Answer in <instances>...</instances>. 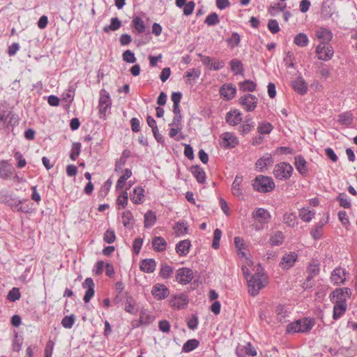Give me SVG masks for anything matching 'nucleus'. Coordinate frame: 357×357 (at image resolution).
Returning <instances> with one entry per match:
<instances>
[{"mask_svg":"<svg viewBox=\"0 0 357 357\" xmlns=\"http://www.w3.org/2000/svg\"><path fill=\"white\" fill-rule=\"evenodd\" d=\"M314 324L313 319L305 317L289 324L287 326V332L289 333H307L312 328Z\"/></svg>","mask_w":357,"mask_h":357,"instance_id":"obj_1","label":"nucleus"},{"mask_svg":"<svg viewBox=\"0 0 357 357\" xmlns=\"http://www.w3.org/2000/svg\"><path fill=\"white\" fill-rule=\"evenodd\" d=\"M252 186L258 192H268L275 188V183L272 178L259 175L253 180Z\"/></svg>","mask_w":357,"mask_h":357,"instance_id":"obj_2","label":"nucleus"},{"mask_svg":"<svg viewBox=\"0 0 357 357\" xmlns=\"http://www.w3.org/2000/svg\"><path fill=\"white\" fill-rule=\"evenodd\" d=\"M266 278L263 275L255 274L250 280H248L249 294L252 296H257L259 291L266 286Z\"/></svg>","mask_w":357,"mask_h":357,"instance_id":"obj_3","label":"nucleus"},{"mask_svg":"<svg viewBox=\"0 0 357 357\" xmlns=\"http://www.w3.org/2000/svg\"><path fill=\"white\" fill-rule=\"evenodd\" d=\"M293 171V167L290 164L281 162L275 165L273 175L277 179L286 181L291 176Z\"/></svg>","mask_w":357,"mask_h":357,"instance_id":"obj_4","label":"nucleus"},{"mask_svg":"<svg viewBox=\"0 0 357 357\" xmlns=\"http://www.w3.org/2000/svg\"><path fill=\"white\" fill-rule=\"evenodd\" d=\"M350 293L351 290L349 288L337 289L330 294V300L334 304L347 303V298Z\"/></svg>","mask_w":357,"mask_h":357,"instance_id":"obj_5","label":"nucleus"},{"mask_svg":"<svg viewBox=\"0 0 357 357\" xmlns=\"http://www.w3.org/2000/svg\"><path fill=\"white\" fill-rule=\"evenodd\" d=\"M188 297L185 294L173 295L169 301V305L176 310L185 308L188 304Z\"/></svg>","mask_w":357,"mask_h":357,"instance_id":"obj_6","label":"nucleus"},{"mask_svg":"<svg viewBox=\"0 0 357 357\" xmlns=\"http://www.w3.org/2000/svg\"><path fill=\"white\" fill-rule=\"evenodd\" d=\"M100 96L98 108L101 116L102 115L105 116L107 110L111 107L112 100L109 93L105 89L100 91Z\"/></svg>","mask_w":357,"mask_h":357,"instance_id":"obj_7","label":"nucleus"},{"mask_svg":"<svg viewBox=\"0 0 357 357\" xmlns=\"http://www.w3.org/2000/svg\"><path fill=\"white\" fill-rule=\"evenodd\" d=\"M175 278L180 284H189L193 279V271L189 268H181L177 270Z\"/></svg>","mask_w":357,"mask_h":357,"instance_id":"obj_8","label":"nucleus"},{"mask_svg":"<svg viewBox=\"0 0 357 357\" xmlns=\"http://www.w3.org/2000/svg\"><path fill=\"white\" fill-rule=\"evenodd\" d=\"M318 59L322 61L330 60L334 54L333 47L329 45L319 44L316 48Z\"/></svg>","mask_w":357,"mask_h":357,"instance_id":"obj_9","label":"nucleus"},{"mask_svg":"<svg viewBox=\"0 0 357 357\" xmlns=\"http://www.w3.org/2000/svg\"><path fill=\"white\" fill-rule=\"evenodd\" d=\"M239 103L248 112L253 111L257 105V98L255 96L248 93L239 98Z\"/></svg>","mask_w":357,"mask_h":357,"instance_id":"obj_10","label":"nucleus"},{"mask_svg":"<svg viewBox=\"0 0 357 357\" xmlns=\"http://www.w3.org/2000/svg\"><path fill=\"white\" fill-rule=\"evenodd\" d=\"M153 296L158 301L164 300L169 294V289L163 284H155L151 289Z\"/></svg>","mask_w":357,"mask_h":357,"instance_id":"obj_11","label":"nucleus"},{"mask_svg":"<svg viewBox=\"0 0 357 357\" xmlns=\"http://www.w3.org/2000/svg\"><path fill=\"white\" fill-rule=\"evenodd\" d=\"M220 146L223 148H234L238 144V140L234 134L225 132L220 136Z\"/></svg>","mask_w":357,"mask_h":357,"instance_id":"obj_12","label":"nucleus"},{"mask_svg":"<svg viewBox=\"0 0 357 357\" xmlns=\"http://www.w3.org/2000/svg\"><path fill=\"white\" fill-rule=\"evenodd\" d=\"M297 259L298 255L295 252L285 253L282 256L279 265L282 269H289L294 266Z\"/></svg>","mask_w":357,"mask_h":357,"instance_id":"obj_13","label":"nucleus"},{"mask_svg":"<svg viewBox=\"0 0 357 357\" xmlns=\"http://www.w3.org/2000/svg\"><path fill=\"white\" fill-rule=\"evenodd\" d=\"M346 274L347 271L345 269L337 267L332 271L330 279L334 284L340 285L345 282Z\"/></svg>","mask_w":357,"mask_h":357,"instance_id":"obj_14","label":"nucleus"},{"mask_svg":"<svg viewBox=\"0 0 357 357\" xmlns=\"http://www.w3.org/2000/svg\"><path fill=\"white\" fill-rule=\"evenodd\" d=\"M316 37L321 41L320 44L328 45L332 40L333 34L331 30L326 27H321L315 31Z\"/></svg>","mask_w":357,"mask_h":357,"instance_id":"obj_15","label":"nucleus"},{"mask_svg":"<svg viewBox=\"0 0 357 357\" xmlns=\"http://www.w3.org/2000/svg\"><path fill=\"white\" fill-rule=\"evenodd\" d=\"M83 288L87 289L84 296V301L87 303L95 294V284L91 278H87L82 284Z\"/></svg>","mask_w":357,"mask_h":357,"instance_id":"obj_16","label":"nucleus"},{"mask_svg":"<svg viewBox=\"0 0 357 357\" xmlns=\"http://www.w3.org/2000/svg\"><path fill=\"white\" fill-rule=\"evenodd\" d=\"M242 115L238 109L231 110L226 114V122L230 126H236L241 122Z\"/></svg>","mask_w":357,"mask_h":357,"instance_id":"obj_17","label":"nucleus"},{"mask_svg":"<svg viewBox=\"0 0 357 357\" xmlns=\"http://www.w3.org/2000/svg\"><path fill=\"white\" fill-rule=\"evenodd\" d=\"M236 92V89L231 84H224L220 89V94L225 99L229 100H231Z\"/></svg>","mask_w":357,"mask_h":357,"instance_id":"obj_18","label":"nucleus"},{"mask_svg":"<svg viewBox=\"0 0 357 357\" xmlns=\"http://www.w3.org/2000/svg\"><path fill=\"white\" fill-rule=\"evenodd\" d=\"M253 218L261 223H267L271 218L270 213L264 208H257L253 213Z\"/></svg>","mask_w":357,"mask_h":357,"instance_id":"obj_19","label":"nucleus"},{"mask_svg":"<svg viewBox=\"0 0 357 357\" xmlns=\"http://www.w3.org/2000/svg\"><path fill=\"white\" fill-rule=\"evenodd\" d=\"M273 163V158L271 154L266 153L257 160L255 165L259 172H263L268 165Z\"/></svg>","mask_w":357,"mask_h":357,"instance_id":"obj_20","label":"nucleus"},{"mask_svg":"<svg viewBox=\"0 0 357 357\" xmlns=\"http://www.w3.org/2000/svg\"><path fill=\"white\" fill-rule=\"evenodd\" d=\"M293 89L301 95H304L307 91V85L303 77H298L292 82Z\"/></svg>","mask_w":357,"mask_h":357,"instance_id":"obj_21","label":"nucleus"},{"mask_svg":"<svg viewBox=\"0 0 357 357\" xmlns=\"http://www.w3.org/2000/svg\"><path fill=\"white\" fill-rule=\"evenodd\" d=\"M320 271V264L318 260H312L307 266L308 275L307 281H310L314 276L317 275Z\"/></svg>","mask_w":357,"mask_h":357,"instance_id":"obj_22","label":"nucleus"},{"mask_svg":"<svg viewBox=\"0 0 357 357\" xmlns=\"http://www.w3.org/2000/svg\"><path fill=\"white\" fill-rule=\"evenodd\" d=\"M130 199L135 204L143 203L144 200V190L140 186L135 187L132 194L130 195Z\"/></svg>","mask_w":357,"mask_h":357,"instance_id":"obj_23","label":"nucleus"},{"mask_svg":"<svg viewBox=\"0 0 357 357\" xmlns=\"http://www.w3.org/2000/svg\"><path fill=\"white\" fill-rule=\"evenodd\" d=\"M191 243L189 240H183L179 241L176 245V252L180 256H185L188 254Z\"/></svg>","mask_w":357,"mask_h":357,"instance_id":"obj_24","label":"nucleus"},{"mask_svg":"<svg viewBox=\"0 0 357 357\" xmlns=\"http://www.w3.org/2000/svg\"><path fill=\"white\" fill-rule=\"evenodd\" d=\"M294 160L295 166L298 172L303 176L307 175L308 169L305 158L301 155H297L294 158Z\"/></svg>","mask_w":357,"mask_h":357,"instance_id":"obj_25","label":"nucleus"},{"mask_svg":"<svg viewBox=\"0 0 357 357\" xmlns=\"http://www.w3.org/2000/svg\"><path fill=\"white\" fill-rule=\"evenodd\" d=\"M13 168L7 161L2 160L0 162V176L3 179H7L13 174Z\"/></svg>","mask_w":357,"mask_h":357,"instance_id":"obj_26","label":"nucleus"},{"mask_svg":"<svg viewBox=\"0 0 357 357\" xmlns=\"http://www.w3.org/2000/svg\"><path fill=\"white\" fill-rule=\"evenodd\" d=\"M190 172L198 183H204L205 182L206 173L202 167L198 165L192 166Z\"/></svg>","mask_w":357,"mask_h":357,"instance_id":"obj_27","label":"nucleus"},{"mask_svg":"<svg viewBox=\"0 0 357 357\" xmlns=\"http://www.w3.org/2000/svg\"><path fill=\"white\" fill-rule=\"evenodd\" d=\"M156 266V263L153 259H143L140 262V269L144 273H153Z\"/></svg>","mask_w":357,"mask_h":357,"instance_id":"obj_28","label":"nucleus"},{"mask_svg":"<svg viewBox=\"0 0 357 357\" xmlns=\"http://www.w3.org/2000/svg\"><path fill=\"white\" fill-rule=\"evenodd\" d=\"M153 249L157 252H162L167 248L166 241L161 236H155L152 240Z\"/></svg>","mask_w":357,"mask_h":357,"instance_id":"obj_29","label":"nucleus"},{"mask_svg":"<svg viewBox=\"0 0 357 357\" xmlns=\"http://www.w3.org/2000/svg\"><path fill=\"white\" fill-rule=\"evenodd\" d=\"M284 234L281 231H276L271 234L269 243L273 246H278L284 241Z\"/></svg>","mask_w":357,"mask_h":357,"instance_id":"obj_30","label":"nucleus"},{"mask_svg":"<svg viewBox=\"0 0 357 357\" xmlns=\"http://www.w3.org/2000/svg\"><path fill=\"white\" fill-rule=\"evenodd\" d=\"M347 307V303L334 304L333 318L334 320L340 319L346 312Z\"/></svg>","mask_w":357,"mask_h":357,"instance_id":"obj_31","label":"nucleus"},{"mask_svg":"<svg viewBox=\"0 0 357 357\" xmlns=\"http://www.w3.org/2000/svg\"><path fill=\"white\" fill-rule=\"evenodd\" d=\"M243 181V176L236 175L234 181L231 185V192L232 194L236 197H239L242 195V190L240 188L241 183Z\"/></svg>","mask_w":357,"mask_h":357,"instance_id":"obj_32","label":"nucleus"},{"mask_svg":"<svg viewBox=\"0 0 357 357\" xmlns=\"http://www.w3.org/2000/svg\"><path fill=\"white\" fill-rule=\"evenodd\" d=\"M353 114L350 112H343L338 115V122L342 126H350L353 123Z\"/></svg>","mask_w":357,"mask_h":357,"instance_id":"obj_33","label":"nucleus"},{"mask_svg":"<svg viewBox=\"0 0 357 357\" xmlns=\"http://www.w3.org/2000/svg\"><path fill=\"white\" fill-rule=\"evenodd\" d=\"M132 25L138 33L146 31L145 23L140 17H135L132 20Z\"/></svg>","mask_w":357,"mask_h":357,"instance_id":"obj_34","label":"nucleus"},{"mask_svg":"<svg viewBox=\"0 0 357 357\" xmlns=\"http://www.w3.org/2000/svg\"><path fill=\"white\" fill-rule=\"evenodd\" d=\"M294 43L295 45L300 47H306L309 43V39L307 36L304 33H299L296 35L294 38Z\"/></svg>","mask_w":357,"mask_h":357,"instance_id":"obj_35","label":"nucleus"},{"mask_svg":"<svg viewBox=\"0 0 357 357\" xmlns=\"http://www.w3.org/2000/svg\"><path fill=\"white\" fill-rule=\"evenodd\" d=\"M173 273L174 269L171 266L167 264H161L159 273L160 277L164 279H169L172 276Z\"/></svg>","mask_w":357,"mask_h":357,"instance_id":"obj_36","label":"nucleus"},{"mask_svg":"<svg viewBox=\"0 0 357 357\" xmlns=\"http://www.w3.org/2000/svg\"><path fill=\"white\" fill-rule=\"evenodd\" d=\"M231 70L234 73L235 75H242L243 73V66L242 62L237 59H234L230 61Z\"/></svg>","mask_w":357,"mask_h":357,"instance_id":"obj_37","label":"nucleus"},{"mask_svg":"<svg viewBox=\"0 0 357 357\" xmlns=\"http://www.w3.org/2000/svg\"><path fill=\"white\" fill-rule=\"evenodd\" d=\"M121 26V22L118 17H112L110 21V24L103 27V31L108 33L109 31H116Z\"/></svg>","mask_w":357,"mask_h":357,"instance_id":"obj_38","label":"nucleus"},{"mask_svg":"<svg viewBox=\"0 0 357 357\" xmlns=\"http://www.w3.org/2000/svg\"><path fill=\"white\" fill-rule=\"evenodd\" d=\"M286 4L283 5L280 3H274L270 5L268 12L271 16H275L277 13L284 12Z\"/></svg>","mask_w":357,"mask_h":357,"instance_id":"obj_39","label":"nucleus"},{"mask_svg":"<svg viewBox=\"0 0 357 357\" xmlns=\"http://www.w3.org/2000/svg\"><path fill=\"white\" fill-rule=\"evenodd\" d=\"M156 221V215L154 212L149 211L144 215V227L149 228L152 227Z\"/></svg>","mask_w":357,"mask_h":357,"instance_id":"obj_40","label":"nucleus"},{"mask_svg":"<svg viewBox=\"0 0 357 357\" xmlns=\"http://www.w3.org/2000/svg\"><path fill=\"white\" fill-rule=\"evenodd\" d=\"M199 342L196 339L188 340L183 346L182 350L188 353L198 347Z\"/></svg>","mask_w":357,"mask_h":357,"instance_id":"obj_41","label":"nucleus"},{"mask_svg":"<svg viewBox=\"0 0 357 357\" xmlns=\"http://www.w3.org/2000/svg\"><path fill=\"white\" fill-rule=\"evenodd\" d=\"M135 222L132 214L130 211H126L122 214V222L126 227H132Z\"/></svg>","mask_w":357,"mask_h":357,"instance_id":"obj_42","label":"nucleus"},{"mask_svg":"<svg viewBox=\"0 0 357 357\" xmlns=\"http://www.w3.org/2000/svg\"><path fill=\"white\" fill-rule=\"evenodd\" d=\"M125 310L132 314H135L137 312L135 306V302L132 297H128L125 305Z\"/></svg>","mask_w":357,"mask_h":357,"instance_id":"obj_43","label":"nucleus"},{"mask_svg":"<svg viewBox=\"0 0 357 357\" xmlns=\"http://www.w3.org/2000/svg\"><path fill=\"white\" fill-rule=\"evenodd\" d=\"M315 213L306 208H302L299 211V216L305 222H310L314 217Z\"/></svg>","mask_w":357,"mask_h":357,"instance_id":"obj_44","label":"nucleus"},{"mask_svg":"<svg viewBox=\"0 0 357 357\" xmlns=\"http://www.w3.org/2000/svg\"><path fill=\"white\" fill-rule=\"evenodd\" d=\"M22 202L23 201L18 200L15 198V201H10L7 205L9 206L13 211L26 213L28 211L20 206L22 204Z\"/></svg>","mask_w":357,"mask_h":357,"instance_id":"obj_45","label":"nucleus"},{"mask_svg":"<svg viewBox=\"0 0 357 357\" xmlns=\"http://www.w3.org/2000/svg\"><path fill=\"white\" fill-rule=\"evenodd\" d=\"M240 89L245 91L252 92L256 89V84L251 80H245L240 83Z\"/></svg>","mask_w":357,"mask_h":357,"instance_id":"obj_46","label":"nucleus"},{"mask_svg":"<svg viewBox=\"0 0 357 357\" xmlns=\"http://www.w3.org/2000/svg\"><path fill=\"white\" fill-rule=\"evenodd\" d=\"M283 222L289 227H293L296 223V216L294 213H285L283 217Z\"/></svg>","mask_w":357,"mask_h":357,"instance_id":"obj_47","label":"nucleus"},{"mask_svg":"<svg viewBox=\"0 0 357 357\" xmlns=\"http://www.w3.org/2000/svg\"><path fill=\"white\" fill-rule=\"evenodd\" d=\"M273 129V126L268 122L260 123L257 128L258 132L261 135L269 134Z\"/></svg>","mask_w":357,"mask_h":357,"instance_id":"obj_48","label":"nucleus"},{"mask_svg":"<svg viewBox=\"0 0 357 357\" xmlns=\"http://www.w3.org/2000/svg\"><path fill=\"white\" fill-rule=\"evenodd\" d=\"M75 321V318L73 314L65 316L61 321V325L65 328L70 329L73 326Z\"/></svg>","mask_w":357,"mask_h":357,"instance_id":"obj_49","label":"nucleus"},{"mask_svg":"<svg viewBox=\"0 0 357 357\" xmlns=\"http://www.w3.org/2000/svg\"><path fill=\"white\" fill-rule=\"evenodd\" d=\"M337 200L340 203V206L344 208H349L351 206L350 200L347 199V195L344 193H340L337 197Z\"/></svg>","mask_w":357,"mask_h":357,"instance_id":"obj_50","label":"nucleus"},{"mask_svg":"<svg viewBox=\"0 0 357 357\" xmlns=\"http://www.w3.org/2000/svg\"><path fill=\"white\" fill-rule=\"evenodd\" d=\"M21 294L20 290L17 287H13L11 290L9 291L7 298L11 301L15 302L20 298Z\"/></svg>","mask_w":357,"mask_h":357,"instance_id":"obj_51","label":"nucleus"},{"mask_svg":"<svg viewBox=\"0 0 357 357\" xmlns=\"http://www.w3.org/2000/svg\"><path fill=\"white\" fill-rule=\"evenodd\" d=\"M222 236V231L220 229H215L213 233V239L212 248L217 250L220 247V240Z\"/></svg>","mask_w":357,"mask_h":357,"instance_id":"obj_52","label":"nucleus"},{"mask_svg":"<svg viewBox=\"0 0 357 357\" xmlns=\"http://www.w3.org/2000/svg\"><path fill=\"white\" fill-rule=\"evenodd\" d=\"M81 150V144L79 142H75L73 144L70 158L72 160H75L77 157L79 155Z\"/></svg>","mask_w":357,"mask_h":357,"instance_id":"obj_53","label":"nucleus"},{"mask_svg":"<svg viewBox=\"0 0 357 357\" xmlns=\"http://www.w3.org/2000/svg\"><path fill=\"white\" fill-rule=\"evenodd\" d=\"M208 26H214L220 22L218 15L215 13L208 15L204 22Z\"/></svg>","mask_w":357,"mask_h":357,"instance_id":"obj_54","label":"nucleus"},{"mask_svg":"<svg viewBox=\"0 0 357 357\" xmlns=\"http://www.w3.org/2000/svg\"><path fill=\"white\" fill-rule=\"evenodd\" d=\"M240 40H241V38H240V36L238 33L234 32V33H232L231 36L230 38H229L227 41L229 44V45L231 47V48H234L236 46L238 45L239 43H240Z\"/></svg>","mask_w":357,"mask_h":357,"instance_id":"obj_55","label":"nucleus"},{"mask_svg":"<svg viewBox=\"0 0 357 357\" xmlns=\"http://www.w3.org/2000/svg\"><path fill=\"white\" fill-rule=\"evenodd\" d=\"M268 29L273 34L280 31V26L276 20L271 19L268 22Z\"/></svg>","mask_w":357,"mask_h":357,"instance_id":"obj_56","label":"nucleus"},{"mask_svg":"<svg viewBox=\"0 0 357 357\" xmlns=\"http://www.w3.org/2000/svg\"><path fill=\"white\" fill-rule=\"evenodd\" d=\"M10 201H15V198L12 197V196L8 193L7 190H1L0 191V203L8 204Z\"/></svg>","mask_w":357,"mask_h":357,"instance_id":"obj_57","label":"nucleus"},{"mask_svg":"<svg viewBox=\"0 0 357 357\" xmlns=\"http://www.w3.org/2000/svg\"><path fill=\"white\" fill-rule=\"evenodd\" d=\"M123 60L129 63H133L136 61L135 54L130 50H126L123 53Z\"/></svg>","mask_w":357,"mask_h":357,"instance_id":"obj_58","label":"nucleus"},{"mask_svg":"<svg viewBox=\"0 0 357 357\" xmlns=\"http://www.w3.org/2000/svg\"><path fill=\"white\" fill-rule=\"evenodd\" d=\"M103 239L107 243H114L116 239V235H115L114 231L111 229H107L104 234Z\"/></svg>","mask_w":357,"mask_h":357,"instance_id":"obj_59","label":"nucleus"},{"mask_svg":"<svg viewBox=\"0 0 357 357\" xmlns=\"http://www.w3.org/2000/svg\"><path fill=\"white\" fill-rule=\"evenodd\" d=\"M153 321L152 317L147 314L145 312H141L139 322L142 325H148Z\"/></svg>","mask_w":357,"mask_h":357,"instance_id":"obj_60","label":"nucleus"},{"mask_svg":"<svg viewBox=\"0 0 357 357\" xmlns=\"http://www.w3.org/2000/svg\"><path fill=\"white\" fill-rule=\"evenodd\" d=\"M128 195L126 191L122 192L121 195L117 198L116 203L118 205L124 208L128 204Z\"/></svg>","mask_w":357,"mask_h":357,"instance_id":"obj_61","label":"nucleus"},{"mask_svg":"<svg viewBox=\"0 0 357 357\" xmlns=\"http://www.w3.org/2000/svg\"><path fill=\"white\" fill-rule=\"evenodd\" d=\"M294 54L291 52H288L287 53L285 57L284 58L283 61L287 67L294 68Z\"/></svg>","mask_w":357,"mask_h":357,"instance_id":"obj_62","label":"nucleus"},{"mask_svg":"<svg viewBox=\"0 0 357 357\" xmlns=\"http://www.w3.org/2000/svg\"><path fill=\"white\" fill-rule=\"evenodd\" d=\"M195 6V3L192 1L186 3V4L184 6L183 14L185 15H191L194 10Z\"/></svg>","mask_w":357,"mask_h":357,"instance_id":"obj_63","label":"nucleus"},{"mask_svg":"<svg viewBox=\"0 0 357 357\" xmlns=\"http://www.w3.org/2000/svg\"><path fill=\"white\" fill-rule=\"evenodd\" d=\"M54 343L52 340H49L45 349V357H52Z\"/></svg>","mask_w":357,"mask_h":357,"instance_id":"obj_64","label":"nucleus"}]
</instances>
